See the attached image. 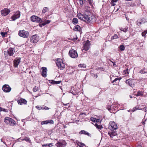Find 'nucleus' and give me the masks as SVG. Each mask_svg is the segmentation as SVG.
<instances>
[{
  "label": "nucleus",
  "instance_id": "obj_1",
  "mask_svg": "<svg viewBox=\"0 0 147 147\" xmlns=\"http://www.w3.org/2000/svg\"><path fill=\"white\" fill-rule=\"evenodd\" d=\"M84 13L85 14V18H88L92 22L96 21V18L92 14L90 11V7H86L84 9Z\"/></svg>",
  "mask_w": 147,
  "mask_h": 147
},
{
  "label": "nucleus",
  "instance_id": "obj_2",
  "mask_svg": "<svg viewBox=\"0 0 147 147\" xmlns=\"http://www.w3.org/2000/svg\"><path fill=\"white\" fill-rule=\"evenodd\" d=\"M77 16L79 19L83 20L84 21L87 23L91 22L92 23L93 22L88 18H85V16L84 13V15H83L81 13H79L78 14Z\"/></svg>",
  "mask_w": 147,
  "mask_h": 147
},
{
  "label": "nucleus",
  "instance_id": "obj_3",
  "mask_svg": "<svg viewBox=\"0 0 147 147\" xmlns=\"http://www.w3.org/2000/svg\"><path fill=\"white\" fill-rule=\"evenodd\" d=\"M18 34L20 36L25 38H28L29 36V32L24 30L19 31Z\"/></svg>",
  "mask_w": 147,
  "mask_h": 147
},
{
  "label": "nucleus",
  "instance_id": "obj_4",
  "mask_svg": "<svg viewBox=\"0 0 147 147\" xmlns=\"http://www.w3.org/2000/svg\"><path fill=\"white\" fill-rule=\"evenodd\" d=\"M109 129L111 131L117 129L118 126L114 121H111L109 125Z\"/></svg>",
  "mask_w": 147,
  "mask_h": 147
},
{
  "label": "nucleus",
  "instance_id": "obj_5",
  "mask_svg": "<svg viewBox=\"0 0 147 147\" xmlns=\"http://www.w3.org/2000/svg\"><path fill=\"white\" fill-rule=\"evenodd\" d=\"M69 55L71 58H76L78 57V54L77 51L71 49L69 52Z\"/></svg>",
  "mask_w": 147,
  "mask_h": 147
},
{
  "label": "nucleus",
  "instance_id": "obj_6",
  "mask_svg": "<svg viewBox=\"0 0 147 147\" xmlns=\"http://www.w3.org/2000/svg\"><path fill=\"white\" fill-rule=\"evenodd\" d=\"M56 64L58 68L61 70H63L65 67L64 64L63 62L61 59H59L57 60Z\"/></svg>",
  "mask_w": 147,
  "mask_h": 147
},
{
  "label": "nucleus",
  "instance_id": "obj_7",
  "mask_svg": "<svg viewBox=\"0 0 147 147\" xmlns=\"http://www.w3.org/2000/svg\"><path fill=\"white\" fill-rule=\"evenodd\" d=\"M66 143L64 140H59L55 144V146L57 147H64L66 146Z\"/></svg>",
  "mask_w": 147,
  "mask_h": 147
},
{
  "label": "nucleus",
  "instance_id": "obj_8",
  "mask_svg": "<svg viewBox=\"0 0 147 147\" xmlns=\"http://www.w3.org/2000/svg\"><path fill=\"white\" fill-rule=\"evenodd\" d=\"M31 20L33 22L37 23L42 22V20L39 17L36 16H32L31 17Z\"/></svg>",
  "mask_w": 147,
  "mask_h": 147
},
{
  "label": "nucleus",
  "instance_id": "obj_9",
  "mask_svg": "<svg viewBox=\"0 0 147 147\" xmlns=\"http://www.w3.org/2000/svg\"><path fill=\"white\" fill-rule=\"evenodd\" d=\"M39 40V37L37 34H35L32 36L30 39V42L33 43H36Z\"/></svg>",
  "mask_w": 147,
  "mask_h": 147
},
{
  "label": "nucleus",
  "instance_id": "obj_10",
  "mask_svg": "<svg viewBox=\"0 0 147 147\" xmlns=\"http://www.w3.org/2000/svg\"><path fill=\"white\" fill-rule=\"evenodd\" d=\"M11 88L8 84H5L3 86L2 89L5 92H9L11 90Z\"/></svg>",
  "mask_w": 147,
  "mask_h": 147
},
{
  "label": "nucleus",
  "instance_id": "obj_11",
  "mask_svg": "<svg viewBox=\"0 0 147 147\" xmlns=\"http://www.w3.org/2000/svg\"><path fill=\"white\" fill-rule=\"evenodd\" d=\"M147 22V19L143 18L142 19H138L136 22V23L138 26H140L142 24H144Z\"/></svg>",
  "mask_w": 147,
  "mask_h": 147
},
{
  "label": "nucleus",
  "instance_id": "obj_12",
  "mask_svg": "<svg viewBox=\"0 0 147 147\" xmlns=\"http://www.w3.org/2000/svg\"><path fill=\"white\" fill-rule=\"evenodd\" d=\"M21 58L17 57L13 60V66L15 67H17L21 62Z\"/></svg>",
  "mask_w": 147,
  "mask_h": 147
},
{
  "label": "nucleus",
  "instance_id": "obj_13",
  "mask_svg": "<svg viewBox=\"0 0 147 147\" xmlns=\"http://www.w3.org/2000/svg\"><path fill=\"white\" fill-rule=\"evenodd\" d=\"M20 16V12L18 11L11 17V18L13 21H14L16 19L19 18Z\"/></svg>",
  "mask_w": 147,
  "mask_h": 147
},
{
  "label": "nucleus",
  "instance_id": "obj_14",
  "mask_svg": "<svg viewBox=\"0 0 147 147\" xmlns=\"http://www.w3.org/2000/svg\"><path fill=\"white\" fill-rule=\"evenodd\" d=\"M15 52V49L13 48H10L7 50V54L9 56H13Z\"/></svg>",
  "mask_w": 147,
  "mask_h": 147
},
{
  "label": "nucleus",
  "instance_id": "obj_15",
  "mask_svg": "<svg viewBox=\"0 0 147 147\" xmlns=\"http://www.w3.org/2000/svg\"><path fill=\"white\" fill-rule=\"evenodd\" d=\"M90 42L88 40L85 43L84 45L83 50L86 51H88L90 48Z\"/></svg>",
  "mask_w": 147,
  "mask_h": 147
},
{
  "label": "nucleus",
  "instance_id": "obj_16",
  "mask_svg": "<svg viewBox=\"0 0 147 147\" xmlns=\"http://www.w3.org/2000/svg\"><path fill=\"white\" fill-rule=\"evenodd\" d=\"M10 12V10L7 8H5L4 9L1 11V14L3 16H5L7 15Z\"/></svg>",
  "mask_w": 147,
  "mask_h": 147
},
{
  "label": "nucleus",
  "instance_id": "obj_17",
  "mask_svg": "<svg viewBox=\"0 0 147 147\" xmlns=\"http://www.w3.org/2000/svg\"><path fill=\"white\" fill-rule=\"evenodd\" d=\"M18 104L20 105H22L23 104H26L27 102V101L24 99L21 98L17 100Z\"/></svg>",
  "mask_w": 147,
  "mask_h": 147
},
{
  "label": "nucleus",
  "instance_id": "obj_18",
  "mask_svg": "<svg viewBox=\"0 0 147 147\" xmlns=\"http://www.w3.org/2000/svg\"><path fill=\"white\" fill-rule=\"evenodd\" d=\"M42 76L44 77H46L47 76V68L46 67H43L42 68Z\"/></svg>",
  "mask_w": 147,
  "mask_h": 147
},
{
  "label": "nucleus",
  "instance_id": "obj_19",
  "mask_svg": "<svg viewBox=\"0 0 147 147\" xmlns=\"http://www.w3.org/2000/svg\"><path fill=\"white\" fill-rule=\"evenodd\" d=\"M134 80L132 79H128L126 80V83L127 84H128V85L131 87H132V86L133 85Z\"/></svg>",
  "mask_w": 147,
  "mask_h": 147
},
{
  "label": "nucleus",
  "instance_id": "obj_20",
  "mask_svg": "<svg viewBox=\"0 0 147 147\" xmlns=\"http://www.w3.org/2000/svg\"><path fill=\"white\" fill-rule=\"evenodd\" d=\"M51 22L50 20H46L44 22L41 23L42 22H40V23L39 24V26L40 27H42L45 26L47 24H49Z\"/></svg>",
  "mask_w": 147,
  "mask_h": 147
},
{
  "label": "nucleus",
  "instance_id": "obj_21",
  "mask_svg": "<svg viewBox=\"0 0 147 147\" xmlns=\"http://www.w3.org/2000/svg\"><path fill=\"white\" fill-rule=\"evenodd\" d=\"M108 134L111 138H112L114 136H117V133L116 131L112 130L111 131V132H109Z\"/></svg>",
  "mask_w": 147,
  "mask_h": 147
},
{
  "label": "nucleus",
  "instance_id": "obj_22",
  "mask_svg": "<svg viewBox=\"0 0 147 147\" xmlns=\"http://www.w3.org/2000/svg\"><path fill=\"white\" fill-rule=\"evenodd\" d=\"M73 90H72L71 92L74 95H75L78 94L79 93V91L76 89V88H73Z\"/></svg>",
  "mask_w": 147,
  "mask_h": 147
},
{
  "label": "nucleus",
  "instance_id": "obj_23",
  "mask_svg": "<svg viewBox=\"0 0 147 147\" xmlns=\"http://www.w3.org/2000/svg\"><path fill=\"white\" fill-rule=\"evenodd\" d=\"M9 123H10V125L12 126H14L16 124L15 121L11 118L10 120L9 121Z\"/></svg>",
  "mask_w": 147,
  "mask_h": 147
},
{
  "label": "nucleus",
  "instance_id": "obj_24",
  "mask_svg": "<svg viewBox=\"0 0 147 147\" xmlns=\"http://www.w3.org/2000/svg\"><path fill=\"white\" fill-rule=\"evenodd\" d=\"M53 144L51 143L49 144H45L42 145V147H51L53 146Z\"/></svg>",
  "mask_w": 147,
  "mask_h": 147
},
{
  "label": "nucleus",
  "instance_id": "obj_25",
  "mask_svg": "<svg viewBox=\"0 0 147 147\" xmlns=\"http://www.w3.org/2000/svg\"><path fill=\"white\" fill-rule=\"evenodd\" d=\"M74 30L75 31H78L80 32L81 29L80 26L78 25H77L75 26V28H74Z\"/></svg>",
  "mask_w": 147,
  "mask_h": 147
},
{
  "label": "nucleus",
  "instance_id": "obj_26",
  "mask_svg": "<svg viewBox=\"0 0 147 147\" xmlns=\"http://www.w3.org/2000/svg\"><path fill=\"white\" fill-rule=\"evenodd\" d=\"M36 108L39 110H44L45 108V106H37L36 107Z\"/></svg>",
  "mask_w": 147,
  "mask_h": 147
},
{
  "label": "nucleus",
  "instance_id": "obj_27",
  "mask_svg": "<svg viewBox=\"0 0 147 147\" xmlns=\"http://www.w3.org/2000/svg\"><path fill=\"white\" fill-rule=\"evenodd\" d=\"M79 134H84L85 135H87L88 136H89L90 135V134L88 132L84 130H81L79 132Z\"/></svg>",
  "mask_w": 147,
  "mask_h": 147
},
{
  "label": "nucleus",
  "instance_id": "obj_28",
  "mask_svg": "<svg viewBox=\"0 0 147 147\" xmlns=\"http://www.w3.org/2000/svg\"><path fill=\"white\" fill-rule=\"evenodd\" d=\"M11 118L8 117H7L5 118L4 119V122L7 124H9V121Z\"/></svg>",
  "mask_w": 147,
  "mask_h": 147
},
{
  "label": "nucleus",
  "instance_id": "obj_29",
  "mask_svg": "<svg viewBox=\"0 0 147 147\" xmlns=\"http://www.w3.org/2000/svg\"><path fill=\"white\" fill-rule=\"evenodd\" d=\"M129 73V72L128 68H127L126 70H124L123 72V74H124L125 76H126L128 75Z\"/></svg>",
  "mask_w": 147,
  "mask_h": 147
},
{
  "label": "nucleus",
  "instance_id": "obj_30",
  "mask_svg": "<svg viewBox=\"0 0 147 147\" xmlns=\"http://www.w3.org/2000/svg\"><path fill=\"white\" fill-rule=\"evenodd\" d=\"M78 22V20L77 18H74L72 20V23L74 24H76Z\"/></svg>",
  "mask_w": 147,
  "mask_h": 147
},
{
  "label": "nucleus",
  "instance_id": "obj_31",
  "mask_svg": "<svg viewBox=\"0 0 147 147\" xmlns=\"http://www.w3.org/2000/svg\"><path fill=\"white\" fill-rule=\"evenodd\" d=\"M49 10L48 8L47 7H45L43 8L42 10V12L43 13H45L46 12L48 11Z\"/></svg>",
  "mask_w": 147,
  "mask_h": 147
},
{
  "label": "nucleus",
  "instance_id": "obj_32",
  "mask_svg": "<svg viewBox=\"0 0 147 147\" xmlns=\"http://www.w3.org/2000/svg\"><path fill=\"white\" fill-rule=\"evenodd\" d=\"M78 66L81 68H86V65L85 64H80L78 65Z\"/></svg>",
  "mask_w": 147,
  "mask_h": 147
},
{
  "label": "nucleus",
  "instance_id": "obj_33",
  "mask_svg": "<svg viewBox=\"0 0 147 147\" xmlns=\"http://www.w3.org/2000/svg\"><path fill=\"white\" fill-rule=\"evenodd\" d=\"M94 125L97 128L100 129H101L102 128V126L101 125H98L96 123Z\"/></svg>",
  "mask_w": 147,
  "mask_h": 147
},
{
  "label": "nucleus",
  "instance_id": "obj_34",
  "mask_svg": "<svg viewBox=\"0 0 147 147\" xmlns=\"http://www.w3.org/2000/svg\"><path fill=\"white\" fill-rule=\"evenodd\" d=\"M128 29V27H125L124 28H120V30L123 31L124 32H126L127 31Z\"/></svg>",
  "mask_w": 147,
  "mask_h": 147
},
{
  "label": "nucleus",
  "instance_id": "obj_35",
  "mask_svg": "<svg viewBox=\"0 0 147 147\" xmlns=\"http://www.w3.org/2000/svg\"><path fill=\"white\" fill-rule=\"evenodd\" d=\"M119 49L121 51H123L125 50V47L123 45H121L119 46Z\"/></svg>",
  "mask_w": 147,
  "mask_h": 147
},
{
  "label": "nucleus",
  "instance_id": "obj_36",
  "mask_svg": "<svg viewBox=\"0 0 147 147\" xmlns=\"http://www.w3.org/2000/svg\"><path fill=\"white\" fill-rule=\"evenodd\" d=\"M139 72L141 74H144L146 73H147V71L145 70V69H143L140 70Z\"/></svg>",
  "mask_w": 147,
  "mask_h": 147
},
{
  "label": "nucleus",
  "instance_id": "obj_37",
  "mask_svg": "<svg viewBox=\"0 0 147 147\" xmlns=\"http://www.w3.org/2000/svg\"><path fill=\"white\" fill-rule=\"evenodd\" d=\"M61 82V81H55L54 80H53L52 82V83L53 84H60Z\"/></svg>",
  "mask_w": 147,
  "mask_h": 147
},
{
  "label": "nucleus",
  "instance_id": "obj_38",
  "mask_svg": "<svg viewBox=\"0 0 147 147\" xmlns=\"http://www.w3.org/2000/svg\"><path fill=\"white\" fill-rule=\"evenodd\" d=\"M49 123L50 122L48 120L43 121L41 122V125L47 124Z\"/></svg>",
  "mask_w": 147,
  "mask_h": 147
},
{
  "label": "nucleus",
  "instance_id": "obj_39",
  "mask_svg": "<svg viewBox=\"0 0 147 147\" xmlns=\"http://www.w3.org/2000/svg\"><path fill=\"white\" fill-rule=\"evenodd\" d=\"M140 108L139 107H138L137 106L134 107L131 110L132 112H134L137 110H140Z\"/></svg>",
  "mask_w": 147,
  "mask_h": 147
},
{
  "label": "nucleus",
  "instance_id": "obj_40",
  "mask_svg": "<svg viewBox=\"0 0 147 147\" xmlns=\"http://www.w3.org/2000/svg\"><path fill=\"white\" fill-rule=\"evenodd\" d=\"M38 90V87L35 86L33 89V90L34 92H35Z\"/></svg>",
  "mask_w": 147,
  "mask_h": 147
},
{
  "label": "nucleus",
  "instance_id": "obj_41",
  "mask_svg": "<svg viewBox=\"0 0 147 147\" xmlns=\"http://www.w3.org/2000/svg\"><path fill=\"white\" fill-rule=\"evenodd\" d=\"M83 0H79L78 3L80 5L82 6L83 5L84 3Z\"/></svg>",
  "mask_w": 147,
  "mask_h": 147
},
{
  "label": "nucleus",
  "instance_id": "obj_42",
  "mask_svg": "<svg viewBox=\"0 0 147 147\" xmlns=\"http://www.w3.org/2000/svg\"><path fill=\"white\" fill-rule=\"evenodd\" d=\"M22 140H25L27 142H30V139L27 137H26L24 139H22Z\"/></svg>",
  "mask_w": 147,
  "mask_h": 147
},
{
  "label": "nucleus",
  "instance_id": "obj_43",
  "mask_svg": "<svg viewBox=\"0 0 147 147\" xmlns=\"http://www.w3.org/2000/svg\"><path fill=\"white\" fill-rule=\"evenodd\" d=\"M85 1L86 2L89 3L90 6H92V1L91 0H87V1Z\"/></svg>",
  "mask_w": 147,
  "mask_h": 147
},
{
  "label": "nucleus",
  "instance_id": "obj_44",
  "mask_svg": "<svg viewBox=\"0 0 147 147\" xmlns=\"http://www.w3.org/2000/svg\"><path fill=\"white\" fill-rule=\"evenodd\" d=\"M118 38V36L117 34H115L112 37L111 39L113 40L114 39H116L117 38Z\"/></svg>",
  "mask_w": 147,
  "mask_h": 147
},
{
  "label": "nucleus",
  "instance_id": "obj_45",
  "mask_svg": "<svg viewBox=\"0 0 147 147\" xmlns=\"http://www.w3.org/2000/svg\"><path fill=\"white\" fill-rule=\"evenodd\" d=\"M121 79V78H115L113 80L112 82V83H113L114 82H116L117 80L119 81Z\"/></svg>",
  "mask_w": 147,
  "mask_h": 147
},
{
  "label": "nucleus",
  "instance_id": "obj_46",
  "mask_svg": "<svg viewBox=\"0 0 147 147\" xmlns=\"http://www.w3.org/2000/svg\"><path fill=\"white\" fill-rule=\"evenodd\" d=\"M140 110H142L144 111L145 112H146L147 111V107H145L144 108H141L140 109Z\"/></svg>",
  "mask_w": 147,
  "mask_h": 147
},
{
  "label": "nucleus",
  "instance_id": "obj_47",
  "mask_svg": "<svg viewBox=\"0 0 147 147\" xmlns=\"http://www.w3.org/2000/svg\"><path fill=\"white\" fill-rule=\"evenodd\" d=\"M143 94V93L142 92L139 91V92H138L137 93L136 95L137 96H140L142 95Z\"/></svg>",
  "mask_w": 147,
  "mask_h": 147
},
{
  "label": "nucleus",
  "instance_id": "obj_48",
  "mask_svg": "<svg viewBox=\"0 0 147 147\" xmlns=\"http://www.w3.org/2000/svg\"><path fill=\"white\" fill-rule=\"evenodd\" d=\"M0 111H3L5 112H8V110L2 108L0 107Z\"/></svg>",
  "mask_w": 147,
  "mask_h": 147
},
{
  "label": "nucleus",
  "instance_id": "obj_49",
  "mask_svg": "<svg viewBox=\"0 0 147 147\" xmlns=\"http://www.w3.org/2000/svg\"><path fill=\"white\" fill-rule=\"evenodd\" d=\"M77 144L80 146V147H81V145H82L83 146L85 145V144H84L83 143H81V142H78V143L77 142Z\"/></svg>",
  "mask_w": 147,
  "mask_h": 147
},
{
  "label": "nucleus",
  "instance_id": "obj_50",
  "mask_svg": "<svg viewBox=\"0 0 147 147\" xmlns=\"http://www.w3.org/2000/svg\"><path fill=\"white\" fill-rule=\"evenodd\" d=\"M91 75L92 76H93L94 78H97L98 77L97 75L96 74H92Z\"/></svg>",
  "mask_w": 147,
  "mask_h": 147
},
{
  "label": "nucleus",
  "instance_id": "obj_51",
  "mask_svg": "<svg viewBox=\"0 0 147 147\" xmlns=\"http://www.w3.org/2000/svg\"><path fill=\"white\" fill-rule=\"evenodd\" d=\"M7 34V33L6 32H1V34L3 37L5 36V34Z\"/></svg>",
  "mask_w": 147,
  "mask_h": 147
},
{
  "label": "nucleus",
  "instance_id": "obj_52",
  "mask_svg": "<svg viewBox=\"0 0 147 147\" xmlns=\"http://www.w3.org/2000/svg\"><path fill=\"white\" fill-rule=\"evenodd\" d=\"M96 119L95 118H93V117H91L90 118L91 121H93V122L95 121Z\"/></svg>",
  "mask_w": 147,
  "mask_h": 147
},
{
  "label": "nucleus",
  "instance_id": "obj_53",
  "mask_svg": "<svg viewBox=\"0 0 147 147\" xmlns=\"http://www.w3.org/2000/svg\"><path fill=\"white\" fill-rule=\"evenodd\" d=\"M146 34H147V33H146V32L145 31L143 32H142V36H145V35Z\"/></svg>",
  "mask_w": 147,
  "mask_h": 147
},
{
  "label": "nucleus",
  "instance_id": "obj_54",
  "mask_svg": "<svg viewBox=\"0 0 147 147\" xmlns=\"http://www.w3.org/2000/svg\"><path fill=\"white\" fill-rule=\"evenodd\" d=\"M111 6H114L116 5V4L114 2H113V1H111Z\"/></svg>",
  "mask_w": 147,
  "mask_h": 147
},
{
  "label": "nucleus",
  "instance_id": "obj_55",
  "mask_svg": "<svg viewBox=\"0 0 147 147\" xmlns=\"http://www.w3.org/2000/svg\"><path fill=\"white\" fill-rule=\"evenodd\" d=\"M107 108L108 110L109 111L111 110V106H110L107 107Z\"/></svg>",
  "mask_w": 147,
  "mask_h": 147
},
{
  "label": "nucleus",
  "instance_id": "obj_56",
  "mask_svg": "<svg viewBox=\"0 0 147 147\" xmlns=\"http://www.w3.org/2000/svg\"><path fill=\"white\" fill-rule=\"evenodd\" d=\"M101 121V120L100 121V122ZM95 121H96V122H100V119H96V120Z\"/></svg>",
  "mask_w": 147,
  "mask_h": 147
},
{
  "label": "nucleus",
  "instance_id": "obj_57",
  "mask_svg": "<svg viewBox=\"0 0 147 147\" xmlns=\"http://www.w3.org/2000/svg\"><path fill=\"white\" fill-rule=\"evenodd\" d=\"M146 121V119H145L144 121L142 120V123L143 125H144L145 124V121Z\"/></svg>",
  "mask_w": 147,
  "mask_h": 147
},
{
  "label": "nucleus",
  "instance_id": "obj_58",
  "mask_svg": "<svg viewBox=\"0 0 147 147\" xmlns=\"http://www.w3.org/2000/svg\"><path fill=\"white\" fill-rule=\"evenodd\" d=\"M48 121H49V122H50L49 123H53V121L52 120H48Z\"/></svg>",
  "mask_w": 147,
  "mask_h": 147
},
{
  "label": "nucleus",
  "instance_id": "obj_59",
  "mask_svg": "<svg viewBox=\"0 0 147 147\" xmlns=\"http://www.w3.org/2000/svg\"><path fill=\"white\" fill-rule=\"evenodd\" d=\"M62 104L64 106H67L69 104V103H67V104H64V103H62Z\"/></svg>",
  "mask_w": 147,
  "mask_h": 147
},
{
  "label": "nucleus",
  "instance_id": "obj_60",
  "mask_svg": "<svg viewBox=\"0 0 147 147\" xmlns=\"http://www.w3.org/2000/svg\"><path fill=\"white\" fill-rule=\"evenodd\" d=\"M118 1V0H112L111 1H113V2H114V3H116Z\"/></svg>",
  "mask_w": 147,
  "mask_h": 147
},
{
  "label": "nucleus",
  "instance_id": "obj_61",
  "mask_svg": "<svg viewBox=\"0 0 147 147\" xmlns=\"http://www.w3.org/2000/svg\"><path fill=\"white\" fill-rule=\"evenodd\" d=\"M86 115V114L85 113H81L80 114V115Z\"/></svg>",
  "mask_w": 147,
  "mask_h": 147
},
{
  "label": "nucleus",
  "instance_id": "obj_62",
  "mask_svg": "<svg viewBox=\"0 0 147 147\" xmlns=\"http://www.w3.org/2000/svg\"><path fill=\"white\" fill-rule=\"evenodd\" d=\"M111 62L113 63V65L114 66H116V64L115 62H114L111 61Z\"/></svg>",
  "mask_w": 147,
  "mask_h": 147
},
{
  "label": "nucleus",
  "instance_id": "obj_63",
  "mask_svg": "<svg viewBox=\"0 0 147 147\" xmlns=\"http://www.w3.org/2000/svg\"><path fill=\"white\" fill-rule=\"evenodd\" d=\"M45 109L44 110H48L49 109V108H48L47 107H46L45 106Z\"/></svg>",
  "mask_w": 147,
  "mask_h": 147
},
{
  "label": "nucleus",
  "instance_id": "obj_64",
  "mask_svg": "<svg viewBox=\"0 0 147 147\" xmlns=\"http://www.w3.org/2000/svg\"><path fill=\"white\" fill-rule=\"evenodd\" d=\"M137 147H142L141 146V145H138Z\"/></svg>",
  "mask_w": 147,
  "mask_h": 147
}]
</instances>
